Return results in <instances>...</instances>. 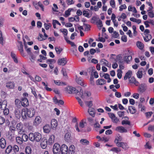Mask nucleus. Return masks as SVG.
Here are the masks:
<instances>
[{
  "mask_svg": "<svg viewBox=\"0 0 154 154\" xmlns=\"http://www.w3.org/2000/svg\"><path fill=\"white\" fill-rule=\"evenodd\" d=\"M55 49L57 53L58 54H60L63 50V49L60 47H56Z\"/></svg>",
  "mask_w": 154,
  "mask_h": 154,
  "instance_id": "42",
  "label": "nucleus"
},
{
  "mask_svg": "<svg viewBox=\"0 0 154 154\" xmlns=\"http://www.w3.org/2000/svg\"><path fill=\"white\" fill-rule=\"evenodd\" d=\"M132 74V72L130 70L128 71V72L126 73L124 77V79L125 80L128 78L129 79L131 77Z\"/></svg>",
  "mask_w": 154,
  "mask_h": 154,
  "instance_id": "22",
  "label": "nucleus"
},
{
  "mask_svg": "<svg viewBox=\"0 0 154 154\" xmlns=\"http://www.w3.org/2000/svg\"><path fill=\"white\" fill-rule=\"evenodd\" d=\"M16 142L17 143L21 145L23 143V141L21 137L18 136L16 137Z\"/></svg>",
  "mask_w": 154,
  "mask_h": 154,
  "instance_id": "35",
  "label": "nucleus"
},
{
  "mask_svg": "<svg viewBox=\"0 0 154 154\" xmlns=\"http://www.w3.org/2000/svg\"><path fill=\"white\" fill-rule=\"evenodd\" d=\"M67 43L70 44L73 47V48L75 49L76 51H77V46L73 42H71L70 41H68Z\"/></svg>",
  "mask_w": 154,
  "mask_h": 154,
  "instance_id": "45",
  "label": "nucleus"
},
{
  "mask_svg": "<svg viewBox=\"0 0 154 154\" xmlns=\"http://www.w3.org/2000/svg\"><path fill=\"white\" fill-rule=\"evenodd\" d=\"M129 81L130 83L134 84L136 86H138L139 85V82L136 80L134 77H131L129 79Z\"/></svg>",
  "mask_w": 154,
  "mask_h": 154,
  "instance_id": "10",
  "label": "nucleus"
},
{
  "mask_svg": "<svg viewBox=\"0 0 154 154\" xmlns=\"http://www.w3.org/2000/svg\"><path fill=\"white\" fill-rule=\"evenodd\" d=\"M148 14L149 17L152 18L154 17V13L153 11H149L148 12Z\"/></svg>",
  "mask_w": 154,
  "mask_h": 154,
  "instance_id": "57",
  "label": "nucleus"
},
{
  "mask_svg": "<svg viewBox=\"0 0 154 154\" xmlns=\"http://www.w3.org/2000/svg\"><path fill=\"white\" fill-rule=\"evenodd\" d=\"M118 73H117V76L118 78L120 79L122 76V71L120 69H118L117 71Z\"/></svg>",
  "mask_w": 154,
  "mask_h": 154,
  "instance_id": "51",
  "label": "nucleus"
},
{
  "mask_svg": "<svg viewBox=\"0 0 154 154\" xmlns=\"http://www.w3.org/2000/svg\"><path fill=\"white\" fill-rule=\"evenodd\" d=\"M60 146L59 144L55 143L53 147V151L54 154H60Z\"/></svg>",
  "mask_w": 154,
  "mask_h": 154,
  "instance_id": "3",
  "label": "nucleus"
},
{
  "mask_svg": "<svg viewBox=\"0 0 154 154\" xmlns=\"http://www.w3.org/2000/svg\"><path fill=\"white\" fill-rule=\"evenodd\" d=\"M127 7L125 4H123V5H121L119 7V10L120 11H122L123 9H125Z\"/></svg>",
  "mask_w": 154,
  "mask_h": 154,
  "instance_id": "59",
  "label": "nucleus"
},
{
  "mask_svg": "<svg viewBox=\"0 0 154 154\" xmlns=\"http://www.w3.org/2000/svg\"><path fill=\"white\" fill-rule=\"evenodd\" d=\"M116 130L121 133H126L127 132V130L122 126L117 127L116 128Z\"/></svg>",
  "mask_w": 154,
  "mask_h": 154,
  "instance_id": "8",
  "label": "nucleus"
},
{
  "mask_svg": "<svg viewBox=\"0 0 154 154\" xmlns=\"http://www.w3.org/2000/svg\"><path fill=\"white\" fill-rule=\"evenodd\" d=\"M43 35L41 34H39V36L38 38V40L40 41H42L46 39V38H43Z\"/></svg>",
  "mask_w": 154,
  "mask_h": 154,
  "instance_id": "55",
  "label": "nucleus"
},
{
  "mask_svg": "<svg viewBox=\"0 0 154 154\" xmlns=\"http://www.w3.org/2000/svg\"><path fill=\"white\" fill-rule=\"evenodd\" d=\"M15 136V132L10 131H9L8 138L11 140H12L14 138Z\"/></svg>",
  "mask_w": 154,
  "mask_h": 154,
  "instance_id": "24",
  "label": "nucleus"
},
{
  "mask_svg": "<svg viewBox=\"0 0 154 154\" xmlns=\"http://www.w3.org/2000/svg\"><path fill=\"white\" fill-rule=\"evenodd\" d=\"M18 49L21 54H23V45H20L18 47Z\"/></svg>",
  "mask_w": 154,
  "mask_h": 154,
  "instance_id": "53",
  "label": "nucleus"
},
{
  "mask_svg": "<svg viewBox=\"0 0 154 154\" xmlns=\"http://www.w3.org/2000/svg\"><path fill=\"white\" fill-rule=\"evenodd\" d=\"M106 81L102 79H99L96 82V84L97 85H102L106 84Z\"/></svg>",
  "mask_w": 154,
  "mask_h": 154,
  "instance_id": "16",
  "label": "nucleus"
},
{
  "mask_svg": "<svg viewBox=\"0 0 154 154\" xmlns=\"http://www.w3.org/2000/svg\"><path fill=\"white\" fill-rule=\"evenodd\" d=\"M128 109L130 111V113L132 114L135 113L137 111L135 107L133 106H129Z\"/></svg>",
  "mask_w": 154,
  "mask_h": 154,
  "instance_id": "25",
  "label": "nucleus"
},
{
  "mask_svg": "<svg viewBox=\"0 0 154 154\" xmlns=\"http://www.w3.org/2000/svg\"><path fill=\"white\" fill-rule=\"evenodd\" d=\"M122 139V137L121 136H120L119 134L118 136L116 137L115 139L114 140V142L116 143V145L117 144H118L120 142H119V141H121Z\"/></svg>",
  "mask_w": 154,
  "mask_h": 154,
  "instance_id": "20",
  "label": "nucleus"
},
{
  "mask_svg": "<svg viewBox=\"0 0 154 154\" xmlns=\"http://www.w3.org/2000/svg\"><path fill=\"white\" fill-rule=\"evenodd\" d=\"M62 73L63 74V76H67V74L66 72V69L64 68H62L61 71Z\"/></svg>",
  "mask_w": 154,
  "mask_h": 154,
  "instance_id": "52",
  "label": "nucleus"
},
{
  "mask_svg": "<svg viewBox=\"0 0 154 154\" xmlns=\"http://www.w3.org/2000/svg\"><path fill=\"white\" fill-rule=\"evenodd\" d=\"M7 106V102L6 100H3L0 107L2 110L5 109H6Z\"/></svg>",
  "mask_w": 154,
  "mask_h": 154,
  "instance_id": "27",
  "label": "nucleus"
},
{
  "mask_svg": "<svg viewBox=\"0 0 154 154\" xmlns=\"http://www.w3.org/2000/svg\"><path fill=\"white\" fill-rule=\"evenodd\" d=\"M97 20V17L96 16H94L92 17L91 19V22L92 23H96Z\"/></svg>",
  "mask_w": 154,
  "mask_h": 154,
  "instance_id": "50",
  "label": "nucleus"
},
{
  "mask_svg": "<svg viewBox=\"0 0 154 154\" xmlns=\"http://www.w3.org/2000/svg\"><path fill=\"white\" fill-rule=\"evenodd\" d=\"M21 137L23 141L26 142L28 140L29 138V136H28L26 134H24L22 135Z\"/></svg>",
  "mask_w": 154,
  "mask_h": 154,
  "instance_id": "38",
  "label": "nucleus"
},
{
  "mask_svg": "<svg viewBox=\"0 0 154 154\" xmlns=\"http://www.w3.org/2000/svg\"><path fill=\"white\" fill-rule=\"evenodd\" d=\"M43 129L45 133H48L51 130L50 127L49 125H46L43 127Z\"/></svg>",
  "mask_w": 154,
  "mask_h": 154,
  "instance_id": "17",
  "label": "nucleus"
},
{
  "mask_svg": "<svg viewBox=\"0 0 154 154\" xmlns=\"http://www.w3.org/2000/svg\"><path fill=\"white\" fill-rule=\"evenodd\" d=\"M35 110L34 108H23L22 109L21 115L23 120L26 119L27 116L29 118H32L35 115Z\"/></svg>",
  "mask_w": 154,
  "mask_h": 154,
  "instance_id": "1",
  "label": "nucleus"
},
{
  "mask_svg": "<svg viewBox=\"0 0 154 154\" xmlns=\"http://www.w3.org/2000/svg\"><path fill=\"white\" fill-rule=\"evenodd\" d=\"M58 123L57 120L55 119H52L51 122V126L52 129H55L57 126Z\"/></svg>",
  "mask_w": 154,
  "mask_h": 154,
  "instance_id": "14",
  "label": "nucleus"
},
{
  "mask_svg": "<svg viewBox=\"0 0 154 154\" xmlns=\"http://www.w3.org/2000/svg\"><path fill=\"white\" fill-rule=\"evenodd\" d=\"M72 9L69 8L65 11L64 16L65 17H67L70 14V12Z\"/></svg>",
  "mask_w": 154,
  "mask_h": 154,
  "instance_id": "44",
  "label": "nucleus"
},
{
  "mask_svg": "<svg viewBox=\"0 0 154 154\" xmlns=\"http://www.w3.org/2000/svg\"><path fill=\"white\" fill-rule=\"evenodd\" d=\"M76 82L78 84H80L82 86L84 87L86 85H85L84 84L83 81L81 79H80L79 78L76 79Z\"/></svg>",
  "mask_w": 154,
  "mask_h": 154,
  "instance_id": "46",
  "label": "nucleus"
},
{
  "mask_svg": "<svg viewBox=\"0 0 154 154\" xmlns=\"http://www.w3.org/2000/svg\"><path fill=\"white\" fill-rule=\"evenodd\" d=\"M152 38V36L150 34L146 35L145 37L144 38V39L145 42H148Z\"/></svg>",
  "mask_w": 154,
  "mask_h": 154,
  "instance_id": "37",
  "label": "nucleus"
},
{
  "mask_svg": "<svg viewBox=\"0 0 154 154\" xmlns=\"http://www.w3.org/2000/svg\"><path fill=\"white\" fill-rule=\"evenodd\" d=\"M79 94L80 96L82 98H85V96L84 93H83V90L80 88V91L79 92Z\"/></svg>",
  "mask_w": 154,
  "mask_h": 154,
  "instance_id": "56",
  "label": "nucleus"
},
{
  "mask_svg": "<svg viewBox=\"0 0 154 154\" xmlns=\"http://www.w3.org/2000/svg\"><path fill=\"white\" fill-rule=\"evenodd\" d=\"M110 4L113 8H115L116 7L115 2L114 0H111L110 2Z\"/></svg>",
  "mask_w": 154,
  "mask_h": 154,
  "instance_id": "58",
  "label": "nucleus"
},
{
  "mask_svg": "<svg viewBox=\"0 0 154 154\" xmlns=\"http://www.w3.org/2000/svg\"><path fill=\"white\" fill-rule=\"evenodd\" d=\"M146 86L145 84H142L139 87V91L141 93H143L146 90Z\"/></svg>",
  "mask_w": 154,
  "mask_h": 154,
  "instance_id": "18",
  "label": "nucleus"
},
{
  "mask_svg": "<svg viewBox=\"0 0 154 154\" xmlns=\"http://www.w3.org/2000/svg\"><path fill=\"white\" fill-rule=\"evenodd\" d=\"M117 146L119 147H122L125 150H126L129 148L127 144L124 142H120L118 144H117Z\"/></svg>",
  "mask_w": 154,
  "mask_h": 154,
  "instance_id": "9",
  "label": "nucleus"
},
{
  "mask_svg": "<svg viewBox=\"0 0 154 154\" xmlns=\"http://www.w3.org/2000/svg\"><path fill=\"white\" fill-rule=\"evenodd\" d=\"M54 82L55 84L57 85H66V83L65 82H60L59 80H54Z\"/></svg>",
  "mask_w": 154,
  "mask_h": 154,
  "instance_id": "36",
  "label": "nucleus"
},
{
  "mask_svg": "<svg viewBox=\"0 0 154 154\" xmlns=\"http://www.w3.org/2000/svg\"><path fill=\"white\" fill-rule=\"evenodd\" d=\"M88 120L90 124L91 125H94V123L93 119L91 118H88Z\"/></svg>",
  "mask_w": 154,
  "mask_h": 154,
  "instance_id": "64",
  "label": "nucleus"
},
{
  "mask_svg": "<svg viewBox=\"0 0 154 154\" xmlns=\"http://www.w3.org/2000/svg\"><path fill=\"white\" fill-rule=\"evenodd\" d=\"M25 152L26 154H31L32 152V149L29 146H27L25 149Z\"/></svg>",
  "mask_w": 154,
  "mask_h": 154,
  "instance_id": "41",
  "label": "nucleus"
},
{
  "mask_svg": "<svg viewBox=\"0 0 154 154\" xmlns=\"http://www.w3.org/2000/svg\"><path fill=\"white\" fill-rule=\"evenodd\" d=\"M14 112L15 116L17 118L19 119L20 117L21 113L19 109H16Z\"/></svg>",
  "mask_w": 154,
  "mask_h": 154,
  "instance_id": "28",
  "label": "nucleus"
},
{
  "mask_svg": "<svg viewBox=\"0 0 154 154\" xmlns=\"http://www.w3.org/2000/svg\"><path fill=\"white\" fill-rule=\"evenodd\" d=\"M67 60L66 58L59 59L57 61V64L59 65L64 66L66 64Z\"/></svg>",
  "mask_w": 154,
  "mask_h": 154,
  "instance_id": "6",
  "label": "nucleus"
},
{
  "mask_svg": "<svg viewBox=\"0 0 154 154\" xmlns=\"http://www.w3.org/2000/svg\"><path fill=\"white\" fill-rule=\"evenodd\" d=\"M44 26L45 29L47 30H48L50 28L51 26L50 23L48 24L46 23H45L44 24Z\"/></svg>",
  "mask_w": 154,
  "mask_h": 154,
  "instance_id": "63",
  "label": "nucleus"
},
{
  "mask_svg": "<svg viewBox=\"0 0 154 154\" xmlns=\"http://www.w3.org/2000/svg\"><path fill=\"white\" fill-rule=\"evenodd\" d=\"M20 102L22 106L25 107H27L29 105L28 100L26 97L22 98Z\"/></svg>",
  "mask_w": 154,
  "mask_h": 154,
  "instance_id": "7",
  "label": "nucleus"
},
{
  "mask_svg": "<svg viewBox=\"0 0 154 154\" xmlns=\"http://www.w3.org/2000/svg\"><path fill=\"white\" fill-rule=\"evenodd\" d=\"M54 135H52L50 136L48 141V144L49 145H51L54 143Z\"/></svg>",
  "mask_w": 154,
  "mask_h": 154,
  "instance_id": "26",
  "label": "nucleus"
},
{
  "mask_svg": "<svg viewBox=\"0 0 154 154\" xmlns=\"http://www.w3.org/2000/svg\"><path fill=\"white\" fill-rule=\"evenodd\" d=\"M94 110V109L93 108H90L88 110V112L89 114L93 117H94L95 115V112Z\"/></svg>",
  "mask_w": 154,
  "mask_h": 154,
  "instance_id": "40",
  "label": "nucleus"
},
{
  "mask_svg": "<svg viewBox=\"0 0 154 154\" xmlns=\"http://www.w3.org/2000/svg\"><path fill=\"white\" fill-rule=\"evenodd\" d=\"M13 149L14 151V152L16 153L19 151V148L18 146L17 145H14L13 147Z\"/></svg>",
  "mask_w": 154,
  "mask_h": 154,
  "instance_id": "47",
  "label": "nucleus"
},
{
  "mask_svg": "<svg viewBox=\"0 0 154 154\" xmlns=\"http://www.w3.org/2000/svg\"><path fill=\"white\" fill-rule=\"evenodd\" d=\"M80 143L83 145H88L89 144L88 140L85 139H82L80 140Z\"/></svg>",
  "mask_w": 154,
  "mask_h": 154,
  "instance_id": "34",
  "label": "nucleus"
},
{
  "mask_svg": "<svg viewBox=\"0 0 154 154\" xmlns=\"http://www.w3.org/2000/svg\"><path fill=\"white\" fill-rule=\"evenodd\" d=\"M6 145V142L4 138H2L0 139V146L2 149L4 148Z\"/></svg>",
  "mask_w": 154,
  "mask_h": 154,
  "instance_id": "15",
  "label": "nucleus"
},
{
  "mask_svg": "<svg viewBox=\"0 0 154 154\" xmlns=\"http://www.w3.org/2000/svg\"><path fill=\"white\" fill-rule=\"evenodd\" d=\"M23 128V125L21 122L18 123L16 125V128L18 131H21Z\"/></svg>",
  "mask_w": 154,
  "mask_h": 154,
  "instance_id": "31",
  "label": "nucleus"
},
{
  "mask_svg": "<svg viewBox=\"0 0 154 154\" xmlns=\"http://www.w3.org/2000/svg\"><path fill=\"white\" fill-rule=\"evenodd\" d=\"M84 25L85 27V31H88L90 30L91 26L90 25L84 23Z\"/></svg>",
  "mask_w": 154,
  "mask_h": 154,
  "instance_id": "43",
  "label": "nucleus"
},
{
  "mask_svg": "<svg viewBox=\"0 0 154 154\" xmlns=\"http://www.w3.org/2000/svg\"><path fill=\"white\" fill-rule=\"evenodd\" d=\"M71 134L70 132L66 133L65 135L64 138L65 140L67 142H69L71 140Z\"/></svg>",
  "mask_w": 154,
  "mask_h": 154,
  "instance_id": "21",
  "label": "nucleus"
},
{
  "mask_svg": "<svg viewBox=\"0 0 154 154\" xmlns=\"http://www.w3.org/2000/svg\"><path fill=\"white\" fill-rule=\"evenodd\" d=\"M41 121L42 119L39 116H37L33 122V125L35 126H37L41 123Z\"/></svg>",
  "mask_w": 154,
  "mask_h": 154,
  "instance_id": "11",
  "label": "nucleus"
},
{
  "mask_svg": "<svg viewBox=\"0 0 154 154\" xmlns=\"http://www.w3.org/2000/svg\"><path fill=\"white\" fill-rule=\"evenodd\" d=\"M11 56L14 62L16 63H18V61L15 54L13 52H11Z\"/></svg>",
  "mask_w": 154,
  "mask_h": 154,
  "instance_id": "29",
  "label": "nucleus"
},
{
  "mask_svg": "<svg viewBox=\"0 0 154 154\" xmlns=\"http://www.w3.org/2000/svg\"><path fill=\"white\" fill-rule=\"evenodd\" d=\"M83 14L85 17L89 18L90 17L89 16V13L88 12L85 10H84L83 11Z\"/></svg>",
  "mask_w": 154,
  "mask_h": 154,
  "instance_id": "49",
  "label": "nucleus"
},
{
  "mask_svg": "<svg viewBox=\"0 0 154 154\" xmlns=\"http://www.w3.org/2000/svg\"><path fill=\"white\" fill-rule=\"evenodd\" d=\"M132 59V56L130 55L125 56L124 58L125 61L127 63H128Z\"/></svg>",
  "mask_w": 154,
  "mask_h": 154,
  "instance_id": "33",
  "label": "nucleus"
},
{
  "mask_svg": "<svg viewBox=\"0 0 154 154\" xmlns=\"http://www.w3.org/2000/svg\"><path fill=\"white\" fill-rule=\"evenodd\" d=\"M68 147L65 144H63L60 147V151L61 154H68Z\"/></svg>",
  "mask_w": 154,
  "mask_h": 154,
  "instance_id": "5",
  "label": "nucleus"
},
{
  "mask_svg": "<svg viewBox=\"0 0 154 154\" xmlns=\"http://www.w3.org/2000/svg\"><path fill=\"white\" fill-rule=\"evenodd\" d=\"M143 68L140 69L137 73V78L139 79L142 77L143 75Z\"/></svg>",
  "mask_w": 154,
  "mask_h": 154,
  "instance_id": "23",
  "label": "nucleus"
},
{
  "mask_svg": "<svg viewBox=\"0 0 154 154\" xmlns=\"http://www.w3.org/2000/svg\"><path fill=\"white\" fill-rule=\"evenodd\" d=\"M13 149V146L11 145H9L7 147L5 150V152L6 153L9 154L10 153Z\"/></svg>",
  "mask_w": 154,
  "mask_h": 154,
  "instance_id": "30",
  "label": "nucleus"
},
{
  "mask_svg": "<svg viewBox=\"0 0 154 154\" xmlns=\"http://www.w3.org/2000/svg\"><path fill=\"white\" fill-rule=\"evenodd\" d=\"M125 113L124 111H119L118 112L117 114L119 117H122L124 116Z\"/></svg>",
  "mask_w": 154,
  "mask_h": 154,
  "instance_id": "62",
  "label": "nucleus"
},
{
  "mask_svg": "<svg viewBox=\"0 0 154 154\" xmlns=\"http://www.w3.org/2000/svg\"><path fill=\"white\" fill-rule=\"evenodd\" d=\"M25 125L29 131H32L33 130V127L32 125H30L29 123H26L25 124Z\"/></svg>",
  "mask_w": 154,
  "mask_h": 154,
  "instance_id": "39",
  "label": "nucleus"
},
{
  "mask_svg": "<svg viewBox=\"0 0 154 154\" xmlns=\"http://www.w3.org/2000/svg\"><path fill=\"white\" fill-rule=\"evenodd\" d=\"M96 24L99 27H102L103 26L102 22L100 19L97 21Z\"/></svg>",
  "mask_w": 154,
  "mask_h": 154,
  "instance_id": "61",
  "label": "nucleus"
},
{
  "mask_svg": "<svg viewBox=\"0 0 154 154\" xmlns=\"http://www.w3.org/2000/svg\"><path fill=\"white\" fill-rule=\"evenodd\" d=\"M66 90L69 94H76L79 92V91L75 88L72 86H68L66 88Z\"/></svg>",
  "mask_w": 154,
  "mask_h": 154,
  "instance_id": "4",
  "label": "nucleus"
},
{
  "mask_svg": "<svg viewBox=\"0 0 154 154\" xmlns=\"http://www.w3.org/2000/svg\"><path fill=\"white\" fill-rule=\"evenodd\" d=\"M111 150L112 151L114 152L117 153H118L119 152L121 151V149H120L117 147H114L112 148Z\"/></svg>",
  "mask_w": 154,
  "mask_h": 154,
  "instance_id": "48",
  "label": "nucleus"
},
{
  "mask_svg": "<svg viewBox=\"0 0 154 154\" xmlns=\"http://www.w3.org/2000/svg\"><path fill=\"white\" fill-rule=\"evenodd\" d=\"M48 140L46 139H44L41 143V146L42 149H45L47 146Z\"/></svg>",
  "mask_w": 154,
  "mask_h": 154,
  "instance_id": "19",
  "label": "nucleus"
},
{
  "mask_svg": "<svg viewBox=\"0 0 154 154\" xmlns=\"http://www.w3.org/2000/svg\"><path fill=\"white\" fill-rule=\"evenodd\" d=\"M85 104L89 107H91L93 105L92 102L91 101H86L85 102Z\"/></svg>",
  "mask_w": 154,
  "mask_h": 154,
  "instance_id": "54",
  "label": "nucleus"
},
{
  "mask_svg": "<svg viewBox=\"0 0 154 154\" xmlns=\"http://www.w3.org/2000/svg\"><path fill=\"white\" fill-rule=\"evenodd\" d=\"M6 87L9 89H14L15 86V84L14 82L9 81L6 83Z\"/></svg>",
  "mask_w": 154,
  "mask_h": 154,
  "instance_id": "12",
  "label": "nucleus"
},
{
  "mask_svg": "<svg viewBox=\"0 0 154 154\" xmlns=\"http://www.w3.org/2000/svg\"><path fill=\"white\" fill-rule=\"evenodd\" d=\"M122 125H124L125 124L130 125L131 123L129 121L123 120L122 121Z\"/></svg>",
  "mask_w": 154,
  "mask_h": 154,
  "instance_id": "60",
  "label": "nucleus"
},
{
  "mask_svg": "<svg viewBox=\"0 0 154 154\" xmlns=\"http://www.w3.org/2000/svg\"><path fill=\"white\" fill-rule=\"evenodd\" d=\"M136 45L138 48L140 50H142L144 47L143 44L140 41L137 42Z\"/></svg>",
  "mask_w": 154,
  "mask_h": 154,
  "instance_id": "32",
  "label": "nucleus"
},
{
  "mask_svg": "<svg viewBox=\"0 0 154 154\" xmlns=\"http://www.w3.org/2000/svg\"><path fill=\"white\" fill-rule=\"evenodd\" d=\"M68 152L69 154H75V147L74 145H72L69 147Z\"/></svg>",
  "mask_w": 154,
  "mask_h": 154,
  "instance_id": "13",
  "label": "nucleus"
},
{
  "mask_svg": "<svg viewBox=\"0 0 154 154\" xmlns=\"http://www.w3.org/2000/svg\"><path fill=\"white\" fill-rule=\"evenodd\" d=\"M41 138L42 135L38 132H31L29 134V139L32 141H35L38 142L40 140Z\"/></svg>",
  "mask_w": 154,
  "mask_h": 154,
  "instance_id": "2",
  "label": "nucleus"
}]
</instances>
